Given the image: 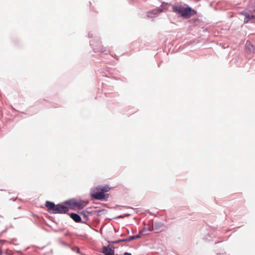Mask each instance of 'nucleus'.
I'll list each match as a JSON object with an SVG mask.
<instances>
[{"mask_svg": "<svg viewBox=\"0 0 255 255\" xmlns=\"http://www.w3.org/2000/svg\"><path fill=\"white\" fill-rule=\"evenodd\" d=\"M172 9L174 12L180 14L185 18H189L196 13V12L190 7H185L181 5H174L172 6Z\"/></svg>", "mask_w": 255, "mask_h": 255, "instance_id": "1", "label": "nucleus"}, {"mask_svg": "<svg viewBox=\"0 0 255 255\" xmlns=\"http://www.w3.org/2000/svg\"><path fill=\"white\" fill-rule=\"evenodd\" d=\"M45 206L47 208L49 212L53 214L66 213L68 211V208L61 204L55 205L54 203L50 201H46Z\"/></svg>", "mask_w": 255, "mask_h": 255, "instance_id": "2", "label": "nucleus"}, {"mask_svg": "<svg viewBox=\"0 0 255 255\" xmlns=\"http://www.w3.org/2000/svg\"><path fill=\"white\" fill-rule=\"evenodd\" d=\"M87 202L83 200H71L66 202V204H68L72 209H81L85 207Z\"/></svg>", "mask_w": 255, "mask_h": 255, "instance_id": "3", "label": "nucleus"}, {"mask_svg": "<svg viewBox=\"0 0 255 255\" xmlns=\"http://www.w3.org/2000/svg\"><path fill=\"white\" fill-rule=\"evenodd\" d=\"M90 194L92 198L97 200H102L107 197V195L102 191H97L96 188L92 189Z\"/></svg>", "mask_w": 255, "mask_h": 255, "instance_id": "4", "label": "nucleus"}, {"mask_svg": "<svg viewBox=\"0 0 255 255\" xmlns=\"http://www.w3.org/2000/svg\"><path fill=\"white\" fill-rule=\"evenodd\" d=\"M103 249V253L105 255H114V250L112 247H104Z\"/></svg>", "mask_w": 255, "mask_h": 255, "instance_id": "5", "label": "nucleus"}, {"mask_svg": "<svg viewBox=\"0 0 255 255\" xmlns=\"http://www.w3.org/2000/svg\"><path fill=\"white\" fill-rule=\"evenodd\" d=\"M245 16V19H244V22L245 23H247L248 22V21L251 19L252 18H254V17H255V15H254L253 13L252 12H245L244 13Z\"/></svg>", "mask_w": 255, "mask_h": 255, "instance_id": "6", "label": "nucleus"}, {"mask_svg": "<svg viewBox=\"0 0 255 255\" xmlns=\"http://www.w3.org/2000/svg\"><path fill=\"white\" fill-rule=\"evenodd\" d=\"M96 190L98 191H102L103 192H108L110 190V187L108 185L100 186L96 188Z\"/></svg>", "mask_w": 255, "mask_h": 255, "instance_id": "7", "label": "nucleus"}, {"mask_svg": "<svg viewBox=\"0 0 255 255\" xmlns=\"http://www.w3.org/2000/svg\"><path fill=\"white\" fill-rule=\"evenodd\" d=\"M80 214L83 216L84 220H85L84 222L85 223L88 220V216L92 214V212L87 210H84L81 212Z\"/></svg>", "mask_w": 255, "mask_h": 255, "instance_id": "8", "label": "nucleus"}, {"mask_svg": "<svg viewBox=\"0 0 255 255\" xmlns=\"http://www.w3.org/2000/svg\"><path fill=\"white\" fill-rule=\"evenodd\" d=\"M70 217L77 223H80L81 222V218L80 216L76 213H71Z\"/></svg>", "mask_w": 255, "mask_h": 255, "instance_id": "9", "label": "nucleus"}, {"mask_svg": "<svg viewBox=\"0 0 255 255\" xmlns=\"http://www.w3.org/2000/svg\"><path fill=\"white\" fill-rule=\"evenodd\" d=\"M160 12L159 10L155 9L148 12L147 16L152 17L156 15H157Z\"/></svg>", "mask_w": 255, "mask_h": 255, "instance_id": "10", "label": "nucleus"}, {"mask_svg": "<svg viewBox=\"0 0 255 255\" xmlns=\"http://www.w3.org/2000/svg\"><path fill=\"white\" fill-rule=\"evenodd\" d=\"M140 238V236L139 235H136L135 236H132L129 237V238L126 239V240H123V241H127L129 242L132 241L133 240L137 239Z\"/></svg>", "mask_w": 255, "mask_h": 255, "instance_id": "11", "label": "nucleus"}, {"mask_svg": "<svg viewBox=\"0 0 255 255\" xmlns=\"http://www.w3.org/2000/svg\"><path fill=\"white\" fill-rule=\"evenodd\" d=\"M249 46H250L252 47V48L250 49V51L254 53L255 52V48L250 43L249 44Z\"/></svg>", "mask_w": 255, "mask_h": 255, "instance_id": "12", "label": "nucleus"}, {"mask_svg": "<svg viewBox=\"0 0 255 255\" xmlns=\"http://www.w3.org/2000/svg\"><path fill=\"white\" fill-rule=\"evenodd\" d=\"M124 255H131V254L126 252L124 253Z\"/></svg>", "mask_w": 255, "mask_h": 255, "instance_id": "13", "label": "nucleus"}]
</instances>
